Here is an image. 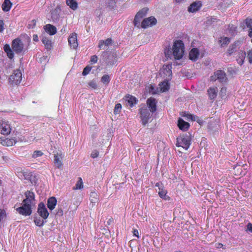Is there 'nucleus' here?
Returning <instances> with one entry per match:
<instances>
[{"instance_id": "nucleus-12", "label": "nucleus", "mask_w": 252, "mask_h": 252, "mask_svg": "<svg viewBox=\"0 0 252 252\" xmlns=\"http://www.w3.org/2000/svg\"><path fill=\"white\" fill-rule=\"evenodd\" d=\"M202 2L200 0H196L191 3L188 7V11L190 13H195L201 8Z\"/></svg>"}, {"instance_id": "nucleus-3", "label": "nucleus", "mask_w": 252, "mask_h": 252, "mask_svg": "<svg viewBox=\"0 0 252 252\" xmlns=\"http://www.w3.org/2000/svg\"><path fill=\"white\" fill-rule=\"evenodd\" d=\"M171 69L170 64H164L160 70V75L166 80H170L172 75Z\"/></svg>"}, {"instance_id": "nucleus-56", "label": "nucleus", "mask_w": 252, "mask_h": 252, "mask_svg": "<svg viewBox=\"0 0 252 252\" xmlns=\"http://www.w3.org/2000/svg\"><path fill=\"white\" fill-rule=\"evenodd\" d=\"M249 35L250 36V37H252V27L249 30Z\"/></svg>"}, {"instance_id": "nucleus-50", "label": "nucleus", "mask_w": 252, "mask_h": 252, "mask_svg": "<svg viewBox=\"0 0 252 252\" xmlns=\"http://www.w3.org/2000/svg\"><path fill=\"white\" fill-rule=\"evenodd\" d=\"M97 61V57L96 56H93L91 58V62L93 63H96Z\"/></svg>"}, {"instance_id": "nucleus-28", "label": "nucleus", "mask_w": 252, "mask_h": 252, "mask_svg": "<svg viewBox=\"0 0 252 252\" xmlns=\"http://www.w3.org/2000/svg\"><path fill=\"white\" fill-rule=\"evenodd\" d=\"M12 3L9 0H4L2 4V9L5 12L9 11L11 7Z\"/></svg>"}, {"instance_id": "nucleus-45", "label": "nucleus", "mask_w": 252, "mask_h": 252, "mask_svg": "<svg viewBox=\"0 0 252 252\" xmlns=\"http://www.w3.org/2000/svg\"><path fill=\"white\" fill-rule=\"evenodd\" d=\"M92 69V67L89 66V65H87L83 70V71L82 72V74L83 75H87L88 74H89V73L90 72V71H91Z\"/></svg>"}, {"instance_id": "nucleus-55", "label": "nucleus", "mask_w": 252, "mask_h": 252, "mask_svg": "<svg viewBox=\"0 0 252 252\" xmlns=\"http://www.w3.org/2000/svg\"><path fill=\"white\" fill-rule=\"evenodd\" d=\"M33 40L36 42L38 41V37L37 34H34L33 35Z\"/></svg>"}, {"instance_id": "nucleus-57", "label": "nucleus", "mask_w": 252, "mask_h": 252, "mask_svg": "<svg viewBox=\"0 0 252 252\" xmlns=\"http://www.w3.org/2000/svg\"><path fill=\"white\" fill-rule=\"evenodd\" d=\"M211 19L213 22H215L217 21V19L215 18H211Z\"/></svg>"}, {"instance_id": "nucleus-60", "label": "nucleus", "mask_w": 252, "mask_h": 252, "mask_svg": "<svg viewBox=\"0 0 252 252\" xmlns=\"http://www.w3.org/2000/svg\"><path fill=\"white\" fill-rule=\"evenodd\" d=\"M252 42V40H251Z\"/></svg>"}, {"instance_id": "nucleus-9", "label": "nucleus", "mask_w": 252, "mask_h": 252, "mask_svg": "<svg viewBox=\"0 0 252 252\" xmlns=\"http://www.w3.org/2000/svg\"><path fill=\"white\" fill-rule=\"evenodd\" d=\"M203 54L196 48H192L189 52V58L192 62H196L198 59L203 57Z\"/></svg>"}, {"instance_id": "nucleus-13", "label": "nucleus", "mask_w": 252, "mask_h": 252, "mask_svg": "<svg viewBox=\"0 0 252 252\" xmlns=\"http://www.w3.org/2000/svg\"><path fill=\"white\" fill-rule=\"evenodd\" d=\"M157 22V20L154 17H150L143 20L141 26L142 28L145 29L148 27L155 25Z\"/></svg>"}, {"instance_id": "nucleus-46", "label": "nucleus", "mask_w": 252, "mask_h": 252, "mask_svg": "<svg viewBox=\"0 0 252 252\" xmlns=\"http://www.w3.org/2000/svg\"><path fill=\"white\" fill-rule=\"evenodd\" d=\"M226 94V89L225 87H223L221 89L220 92V95L222 98H223L225 96Z\"/></svg>"}, {"instance_id": "nucleus-25", "label": "nucleus", "mask_w": 252, "mask_h": 252, "mask_svg": "<svg viewBox=\"0 0 252 252\" xmlns=\"http://www.w3.org/2000/svg\"><path fill=\"white\" fill-rule=\"evenodd\" d=\"M125 100L130 107H132L137 103L136 98L130 95L126 96Z\"/></svg>"}, {"instance_id": "nucleus-52", "label": "nucleus", "mask_w": 252, "mask_h": 252, "mask_svg": "<svg viewBox=\"0 0 252 252\" xmlns=\"http://www.w3.org/2000/svg\"><path fill=\"white\" fill-rule=\"evenodd\" d=\"M52 18L53 20H57L59 19V16L58 15H54V12L52 13Z\"/></svg>"}, {"instance_id": "nucleus-35", "label": "nucleus", "mask_w": 252, "mask_h": 252, "mask_svg": "<svg viewBox=\"0 0 252 252\" xmlns=\"http://www.w3.org/2000/svg\"><path fill=\"white\" fill-rule=\"evenodd\" d=\"M98 199V195L95 192H92L90 194V200L92 203H95Z\"/></svg>"}, {"instance_id": "nucleus-59", "label": "nucleus", "mask_w": 252, "mask_h": 252, "mask_svg": "<svg viewBox=\"0 0 252 252\" xmlns=\"http://www.w3.org/2000/svg\"><path fill=\"white\" fill-rule=\"evenodd\" d=\"M159 183H157L156 184V186H159Z\"/></svg>"}, {"instance_id": "nucleus-29", "label": "nucleus", "mask_w": 252, "mask_h": 252, "mask_svg": "<svg viewBox=\"0 0 252 252\" xmlns=\"http://www.w3.org/2000/svg\"><path fill=\"white\" fill-rule=\"evenodd\" d=\"M230 38L227 37L221 36L219 40L220 46L223 47L226 46L230 42Z\"/></svg>"}, {"instance_id": "nucleus-38", "label": "nucleus", "mask_w": 252, "mask_h": 252, "mask_svg": "<svg viewBox=\"0 0 252 252\" xmlns=\"http://www.w3.org/2000/svg\"><path fill=\"white\" fill-rule=\"evenodd\" d=\"M101 81L103 83H104L106 85L108 84L109 82H110L109 76L108 75H103L101 79Z\"/></svg>"}, {"instance_id": "nucleus-22", "label": "nucleus", "mask_w": 252, "mask_h": 252, "mask_svg": "<svg viewBox=\"0 0 252 252\" xmlns=\"http://www.w3.org/2000/svg\"><path fill=\"white\" fill-rule=\"evenodd\" d=\"M44 29L46 32L51 35H54L57 32L56 28L51 24L45 25L44 27Z\"/></svg>"}, {"instance_id": "nucleus-18", "label": "nucleus", "mask_w": 252, "mask_h": 252, "mask_svg": "<svg viewBox=\"0 0 252 252\" xmlns=\"http://www.w3.org/2000/svg\"><path fill=\"white\" fill-rule=\"evenodd\" d=\"M63 158V155L62 152L58 153L54 155V162L55 165L58 168H61L63 163L62 160Z\"/></svg>"}, {"instance_id": "nucleus-19", "label": "nucleus", "mask_w": 252, "mask_h": 252, "mask_svg": "<svg viewBox=\"0 0 252 252\" xmlns=\"http://www.w3.org/2000/svg\"><path fill=\"white\" fill-rule=\"evenodd\" d=\"M147 104L151 113H154L157 110V101L154 98L150 97L147 100Z\"/></svg>"}, {"instance_id": "nucleus-41", "label": "nucleus", "mask_w": 252, "mask_h": 252, "mask_svg": "<svg viewBox=\"0 0 252 252\" xmlns=\"http://www.w3.org/2000/svg\"><path fill=\"white\" fill-rule=\"evenodd\" d=\"M89 86L92 88L95 89L97 88V84L95 80H92L88 83Z\"/></svg>"}, {"instance_id": "nucleus-17", "label": "nucleus", "mask_w": 252, "mask_h": 252, "mask_svg": "<svg viewBox=\"0 0 252 252\" xmlns=\"http://www.w3.org/2000/svg\"><path fill=\"white\" fill-rule=\"evenodd\" d=\"M0 143L4 146H12L16 144V140L14 138H6L0 137Z\"/></svg>"}, {"instance_id": "nucleus-49", "label": "nucleus", "mask_w": 252, "mask_h": 252, "mask_svg": "<svg viewBox=\"0 0 252 252\" xmlns=\"http://www.w3.org/2000/svg\"><path fill=\"white\" fill-rule=\"evenodd\" d=\"M4 30V23L3 20H0V32H2Z\"/></svg>"}, {"instance_id": "nucleus-51", "label": "nucleus", "mask_w": 252, "mask_h": 252, "mask_svg": "<svg viewBox=\"0 0 252 252\" xmlns=\"http://www.w3.org/2000/svg\"><path fill=\"white\" fill-rule=\"evenodd\" d=\"M216 247L217 249H220L222 248L223 249H224L225 248H223V245L221 243H217L216 244Z\"/></svg>"}, {"instance_id": "nucleus-16", "label": "nucleus", "mask_w": 252, "mask_h": 252, "mask_svg": "<svg viewBox=\"0 0 252 252\" xmlns=\"http://www.w3.org/2000/svg\"><path fill=\"white\" fill-rule=\"evenodd\" d=\"M26 198L23 201V203L32 206L34 200V194L32 192L28 191L25 192Z\"/></svg>"}, {"instance_id": "nucleus-48", "label": "nucleus", "mask_w": 252, "mask_h": 252, "mask_svg": "<svg viewBox=\"0 0 252 252\" xmlns=\"http://www.w3.org/2000/svg\"><path fill=\"white\" fill-rule=\"evenodd\" d=\"M248 56L250 63L252 62V48L249 51Z\"/></svg>"}, {"instance_id": "nucleus-11", "label": "nucleus", "mask_w": 252, "mask_h": 252, "mask_svg": "<svg viewBox=\"0 0 252 252\" xmlns=\"http://www.w3.org/2000/svg\"><path fill=\"white\" fill-rule=\"evenodd\" d=\"M148 11V8H143L141 10H140L135 16V18L134 19V24L135 26L138 27L140 25V22L142 19V18L146 15Z\"/></svg>"}, {"instance_id": "nucleus-37", "label": "nucleus", "mask_w": 252, "mask_h": 252, "mask_svg": "<svg viewBox=\"0 0 252 252\" xmlns=\"http://www.w3.org/2000/svg\"><path fill=\"white\" fill-rule=\"evenodd\" d=\"M184 117H186L187 120H191L192 121H195L197 120V117L195 116L194 115H192L190 114H185L184 115H183Z\"/></svg>"}, {"instance_id": "nucleus-42", "label": "nucleus", "mask_w": 252, "mask_h": 252, "mask_svg": "<svg viewBox=\"0 0 252 252\" xmlns=\"http://www.w3.org/2000/svg\"><path fill=\"white\" fill-rule=\"evenodd\" d=\"M36 25V21L35 20H32V21H30L28 27L29 29H33Z\"/></svg>"}, {"instance_id": "nucleus-54", "label": "nucleus", "mask_w": 252, "mask_h": 252, "mask_svg": "<svg viewBox=\"0 0 252 252\" xmlns=\"http://www.w3.org/2000/svg\"><path fill=\"white\" fill-rule=\"evenodd\" d=\"M138 231L136 229H134L133 230V235L135 236H136L137 237H139L138 236Z\"/></svg>"}, {"instance_id": "nucleus-14", "label": "nucleus", "mask_w": 252, "mask_h": 252, "mask_svg": "<svg viewBox=\"0 0 252 252\" xmlns=\"http://www.w3.org/2000/svg\"><path fill=\"white\" fill-rule=\"evenodd\" d=\"M37 212L39 216L44 219H46L48 217L49 213L45 204L43 203H40L38 204Z\"/></svg>"}, {"instance_id": "nucleus-44", "label": "nucleus", "mask_w": 252, "mask_h": 252, "mask_svg": "<svg viewBox=\"0 0 252 252\" xmlns=\"http://www.w3.org/2000/svg\"><path fill=\"white\" fill-rule=\"evenodd\" d=\"M35 224L38 226H41L44 224V221L42 220L36 219L34 220Z\"/></svg>"}, {"instance_id": "nucleus-34", "label": "nucleus", "mask_w": 252, "mask_h": 252, "mask_svg": "<svg viewBox=\"0 0 252 252\" xmlns=\"http://www.w3.org/2000/svg\"><path fill=\"white\" fill-rule=\"evenodd\" d=\"M109 62H117L118 60V56L116 53H113L108 57Z\"/></svg>"}, {"instance_id": "nucleus-15", "label": "nucleus", "mask_w": 252, "mask_h": 252, "mask_svg": "<svg viewBox=\"0 0 252 252\" xmlns=\"http://www.w3.org/2000/svg\"><path fill=\"white\" fill-rule=\"evenodd\" d=\"M68 41L70 47L75 49L78 46V43L77 39V34L76 33H72L68 37Z\"/></svg>"}, {"instance_id": "nucleus-2", "label": "nucleus", "mask_w": 252, "mask_h": 252, "mask_svg": "<svg viewBox=\"0 0 252 252\" xmlns=\"http://www.w3.org/2000/svg\"><path fill=\"white\" fill-rule=\"evenodd\" d=\"M190 145V138L188 135L182 136L177 139L176 145L184 150H188Z\"/></svg>"}, {"instance_id": "nucleus-40", "label": "nucleus", "mask_w": 252, "mask_h": 252, "mask_svg": "<svg viewBox=\"0 0 252 252\" xmlns=\"http://www.w3.org/2000/svg\"><path fill=\"white\" fill-rule=\"evenodd\" d=\"M245 24L247 28H252V19L251 18H247L245 20Z\"/></svg>"}, {"instance_id": "nucleus-7", "label": "nucleus", "mask_w": 252, "mask_h": 252, "mask_svg": "<svg viewBox=\"0 0 252 252\" xmlns=\"http://www.w3.org/2000/svg\"><path fill=\"white\" fill-rule=\"evenodd\" d=\"M210 79L213 81L218 80L220 82L225 83L227 81V77L224 71L222 70H217L214 72L213 75L211 76Z\"/></svg>"}, {"instance_id": "nucleus-36", "label": "nucleus", "mask_w": 252, "mask_h": 252, "mask_svg": "<svg viewBox=\"0 0 252 252\" xmlns=\"http://www.w3.org/2000/svg\"><path fill=\"white\" fill-rule=\"evenodd\" d=\"M237 44L235 43L230 45L228 49L227 53L229 55L232 54L234 51H236L237 48Z\"/></svg>"}, {"instance_id": "nucleus-8", "label": "nucleus", "mask_w": 252, "mask_h": 252, "mask_svg": "<svg viewBox=\"0 0 252 252\" xmlns=\"http://www.w3.org/2000/svg\"><path fill=\"white\" fill-rule=\"evenodd\" d=\"M12 49L17 54L22 53L25 51L24 45L21 40L17 38L12 41Z\"/></svg>"}, {"instance_id": "nucleus-6", "label": "nucleus", "mask_w": 252, "mask_h": 252, "mask_svg": "<svg viewBox=\"0 0 252 252\" xmlns=\"http://www.w3.org/2000/svg\"><path fill=\"white\" fill-rule=\"evenodd\" d=\"M12 130V127L9 122L5 120L0 121V133L3 135L10 134Z\"/></svg>"}, {"instance_id": "nucleus-20", "label": "nucleus", "mask_w": 252, "mask_h": 252, "mask_svg": "<svg viewBox=\"0 0 252 252\" xmlns=\"http://www.w3.org/2000/svg\"><path fill=\"white\" fill-rule=\"evenodd\" d=\"M218 93V88L215 86L210 87L207 90L208 96L211 99H214L216 97Z\"/></svg>"}, {"instance_id": "nucleus-39", "label": "nucleus", "mask_w": 252, "mask_h": 252, "mask_svg": "<svg viewBox=\"0 0 252 252\" xmlns=\"http://www.w3.org/2000/svg\"><path fill=\"white\" fill-rule=\"evenodd\" d=\"M122 109V105L120 103H117L115 107L114 113L115 114H119Z\"/></svg>"}, {"instance_id": "nucleus-21", "label": "nucleus", "mask_w": 252, "mask_h": 252, "mask_svg": "<svg viewBox=\"0 0 252 252\" xmlns=\"http://www.w3.org/2000/svg\"><path fill=\"white\" fill-rule=\"evenodd\" d=\"M178 126L181 130L186 131L189 128V124L188 122H186L180 118L178 121Z\"/></svg>"}, {"instance_id": "nucleus-30", "label": "nucleus", "mask_w": 252, "mask_h": 252, "mask_svg": "<svg viewBox=\"0 0 252 252\" xmlns=\"http://www.w3.org/2000/svg\"><path fill=\"white\" fill-rule=\"evenodd\" d=\"M66 3L73 10H75L78 7V3L75 0H66Z\"/></svg>"}, {"instance_id": "nucleus-58", "label": "nucleus", "mask_w": 252, "mask_h": 252, "mask_svg": "<svg viewBox=\"0 0 252 252\" xmlns=\"http://www.w3.org/2000/svg\"><path fill=\"white\" fill-rule=\"evenodd\" d=\"M151 90L150 91V92L152 93V94H155L156 93L155 91H153V87L152 86L151 87Z\"/></svg>"}, {"instance_id": "nucleus-27", "label": "nucleus", "mask_w": 252, "mask_h": 252, "mask_svg": "<svg viewBox=\"0 0 252 252\" xmlns=\"http://www.w3.org/2000/svg\"><path fill=\"white\" fill-rule=\"evenodd\" d=\"M3 50L4 52L6 53L7 57L11 59L14 57V54L13 51L10 48V46L8 44H5L3 47Z\"/></svg>"}, {"instance_id": "nucleus-23", "label": "nucleus", "mask_w": 252, "mask_h": 252, "mask_svg": "<svg viewBox=\"0 0 252 252\" xmlns=\"http://www.w3.org/2000/svg\"><path fill=\"white\" fill-rule=\"evenodd\" d=\"M112 41L111 38H108L105 40H101L99 41L98 47L100 49H105L107 47L112 44Z\"/></svg>"}, {"instance_id": "nucleus-1", "label": "nucleus", "mask_w": 252, "mask_h": 252, "mask_svg": "<svg viewBox=\"0 0 252 252\" xmlns=\"http://www.w3.org/2000/svg\"><path fill=\"white\" fill-rule=\"evenodd\" d=\"M185 53V46L181 40H174L172 48L170 46H166L164 49L165 59L163 62H166L169 59L180 60L183 58Z\"/></svg>"}, {"instance_id": "nucleus-31", "label": "nucleus", "mask_w": 252, "mask_h": 252, "mask_svg": "<svg viewBox=\"0 0 252 252\" xmlns=\"http://www.w3.org/2000/svg\"><path fill=\"white\" fill-rule=\"evenodd\" d=\"M158 195L161 198L165 200H169V197L167 195V190L163 188H159Z\"/></svg>"}, {"instance_id": "nucleus-47", "label": "nucleus", "mask_w": 252, "mask_h": 252, "mask_svg": "<svg viewBox=\"0 0 252 252\" xmlns=\"http://www.w3.org/2000/svg\"><path fill=\"white\" fill-rule=\"evenodd\" d=\"M99 155V153L97 151V150H94L92 151L91 154V157L92 158H96L98 157Z\"/></svg>"}, {"instance_id": "nucleus-26", "label": "nucleus", "mask_w": 252, "mask_h": 252, "mask_svg": "<svg viewBox=\"0 0 252 252\" xmlns=\"http://www.w3.org/2000/svg\"><path fill=\"white\" fill-rule=\"evenodd\" d=\"M57 204V200L54 197H52L48 199L47 202L48 208L50 210H53Z\"/></svg>"}, {"instance_id": "nucleus-4", "label": "nucleus", "mask_w": 252, "mask_h": 252, "mask_svg": "<svg viewBox=\"0 0 252 252\" xmlns=\"http://www.w3.org/2000/svg\"><path fill=\"white\" fill-rule=\"evenodd\" d=\"M22 80V72L20 69L14 70L12 75L9 78V82L12 85L19 84Z\"/></svg>"}, {"instance_id": "nucleus-10", "label": "nucleus", "mask_w": 252, "mask_h": 252, "mask_svg": "<svg viewBox=\"0 0 252 252\" xmlns=\"http://www.w3.org/2000/svg\"><path fill=\"white\" fill-rule=\"evenodd\" d=\"M18 213L24 216H30L32 214L31 206L22 202V206L17 208Z\"/></svg>"}, {"instance_id": "nucleus-33", "label": "nucleus", "mask_w": 252, "mask_h": 252, "mask_svg": "<svg viewBox=\"0 0 252 252\" xmlns=\"http://www.w3.org/2000/svg\"><path fill=\"white\" fill-rule=\"evenodd\" d=\"M83 187L82 179L81 178H79L75 186L73 188V189L74 190L81 189L83 188Z\"/></svg>"}, {"instance_id": "nucleus-43", "label": "nucleus", "mask_w": 252, "mask_h": 252, "mask_svg": "<svg viewBox=\"0 0 252 252\" xmlns=\"http://www.w3.org/2000/svg\"><path fill=\"white\" fill-rule=\"evenodd\" d=\"M43 153L41 151H35L33 152L32 157L33 158H37L43 155Z\"/></svg>"}, {"instance_id": "nucleus-5", "label": "nucleus", "mask_w": 252, "mask_h": 252, "mask_svg": "<svg viewBox=\"0 0 252 252\" xmlns=\"http://www.w3.org/2000/svg\"><path fill=\"white\" fill-rule=\"evenodd\" d=\"M139 111L141 122L143 125H145L149 122L152 115L146 107L141 108Z\"/></svg>"}, {"instance_id": "nucleus-24", "label": "nucleus", "mask_w": 252, "mask_h": 252, "mask_svg": "<svg viewBox=\"0 0 252 252\" xmlns=\"http://www.w3.org/2000/svg\"><path fill=\"white\" fill-rule=\"evenodd\" d=\"M169 80H165V81L160 83L159 84L158 89L160 90L161 92H165L168 91L169 89V84L168 83Z\"/></svg>"}, {"instance_id": "nucleus-53", "label": "nucleus", "mask_w": 252, "mask_h": 252, "mask_svg": "<svg viewBox=\"0 0 252 252\" xmlns=\"http://www.w3.org/2000/svg\"><path fill=\"white\" fill-rule=\"evenodd\" d=\"M247 229L252 232V224L251 223H248V225H247Z\"/></svg>"}, {"instance_id": "nucleus-32", "label": "nucleus", "mask_w": 252, "mask_h": 252, "mask_svg": "<svg viewBox=\"0 0 252 252\" xmlns=\"http://www.w3.org/2000/svg\"><path fill=\"white\" fill-rule=\"evenodd\" d=\"M42 43L45 45V47L47 49H51L52 47V43L51 40L48 39L46 37H44L42 39Z\"/></svg>"}]
</instances>
